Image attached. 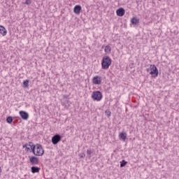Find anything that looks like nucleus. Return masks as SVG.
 <instances>
[{
    "label": "nucleus",
    "instance_id": "4be33fe9",
    "mask_svg": "<svg viewBox=\"0 0 179 179\" xmlns=\"http://www.w3.org/2000/svg\"><path fill=\"white\" fill-rule=\"evenodd\" d=\"M23 148L27 149V151L29 152L30 150V148L29 147V144H25L23 145Z\"/></svg>",
    "mask_w": 179,
    "mask_h": 179
},
{
    "label": "nucleus",
    "instance_id": "2eb2a0df",
    "mask_svg": "<svg viewBox=\"0 0 179 179\" xmlns=\"http://www.w3.org/2000/svg\"><path fill=\"white\" fill-rule=\"evenodd\" d=\"M131 24H135V25L138 24V23H139V19H138V18L136 17H133L131 18Z\"/></svg>",
    "mask_w": 179,
    "mask_h": 179
},
{
    "label": "nucleus",
    "instance_id": "9d476101",
    "mask_svg": "<svg viewBox=\"0 0 179 179\" xmlns=\"http://www.w3.org/2000/svg\"><path fill=\"white\" fill-rule=\"evenodd\" d=\"M81 10H82V6H80V5L75 6V7L73 8L74 13H76V15H79V13H80Z\"/></svg>",
    "mask_w": 179,
    "mask_h": 179
},
{
    "label": "nucleus",
    "instance_id": "393cba45",
    "mask_svg": "<svg viewBox=\"0 0 179 179\" xmlns=\"http://www.w3.org/2000/svg\"><path fill=\"white\" fill-rule=\"evenodd\" d=\"M146 71H147V72H150V67L149 69H146Z\"/></svg>",
    "mask_w": 179,
    "mask_h": 179
},
{
    "label": "nucleus",
    "instance_id": "f8f14e48",
    "mask_svg": "<svg viewBox=\"0 0 179 179\" xmlns=\"http://www.w3.org/2000/svg\"><path fill=\"white\" fill-rule=\"evenodd\" d=\"M28 146L29 147V149H31L32 153L34 155H36V145H34L33 143L30 142L29 144H28Z\"/></svg>",
    "mask_w": 179,
    "mask_h": 179
},
{
    "label": "nucleus",
    "instance_id": "6ab92c4d",
    "mask_svg": "<svg viewBox=\"0 0 179 179\" xmlns=\"http://www.w3.org/2000/svg\"><path fill=\"white\" fill-rule=\"evenodd\" d=\"M24 87H29V80L23 81Z\"/></svg>",
    "mask_w": 179,
    "mask_h": 179
},
{
    "label": "nucleus",
    "instance_id": "39448f33",
    "mask_svg": "<svg viewBox=\"0 0 179 179\" xmlns=\"http://www.w3.org/2000/svg\"><path fill=\"white\" fill-rule=\"evenodd\" d=\"M62 139V137L59 134H55L52 138V143L54 145H57L59 142H61V140Z\"/></svg>",
    "mask_w": 179,
    "mask_h": 179
},
{
    "label": "nucleus",
    "instance_id": "412c9836",
    "mask_svg": "<svg viewBox=\"0 0 179 179\" xmlns=\"http://www.w3.org/2000/svg\"><path fill=\"white\" fill-rule=\"evenodd\" d=\"M106 115V117H111V111H110L109 110H106L105 111Z\"/></svg>",
    "mask_w": 179,
    "mask_h": 179
},
{
    "label": "nucleus",
    "instance_id": "6e6552de",
    "mask_svg": "<svg viewBox=\"0 0 179 179\" xmlns=\"http://www.w3.org/2000/svg\"><path fill=\"white\" fill-rule=\"evenodd\" d=\"M29 162L34 165L38 164V158L34 156H29Z\"/></svg>",
    "mask_w": 179,
    "mask_h": 179
},
{
    "label": "nucleus",
    "instance_id": "20e7f679",
    "mask_svg": "<svg viewBox=\"0 0 179 179\" xmlns=\"http://www.w3.org/2000/svg\"><path fill=\"white\" fill-rule=\"evenodd\" d=\"M35 154H34L35 156H43L44 155V149H43V145L41 144H36V147Z\"/></svg>",
    "mask_w": 179,
    "mask_h": 179
},
{
    "label": "nucleus",
    "instance_id": "dca6fc26",
    "mask_svg": "<svg viewBox=\"0 0 179 179\" xmlns=\"http://www.w3.org/2000/svg\"><path fill=\"white\" fill-rule=\"evenodd\" d=\"M104 51L106 54H111V47L108 45L105 46Z\"/></svg>",
    "mask_w": 179,
    "mask_h": 179
},
{
    "label": "nucleus",
    "instance_id": "4468645a",
    "mask_svg": "<svg viewBox=\"0 0 179 179\" xmlns=\"http://www.w3.org/2000/svg\"><path fill=\"white\" fill-rule=\"evenodd\" d=\"M127 134L125 132H122L119 135L120 139H122V141H125L127 140Z\"/></svg>",
    "mask_w": 179,
    "mask_h": 179
},
{
    "label": "nucleus",
    "instance_id": "f257e3e1",
    "mask_svg": "<svg viewBox=\"0 0 179 179\" xmlns=\"http://www.w3.org/2000/svg\"><path fill=\"white\" fill-rule=\"evenodd\" d=\"M111 66V58L108 56H104L102 58L101 68L102 69H108Z\"/></svg>",
    "mask_w": 179,
    "mask_h": 179
},
{
    "label": "nucleus",
    "instance_id": "7ed1b4c3",
    "mask_svg": "<svg viewBox=\"0 0 179 179\" xmlns=\"http://www.w3.org/2000/svg\"><path fill=\"white\" fill-rule=\"evenodd\" d=\"M150 74L152 75V78H157L159 76V70L155 64L150 65Z\"/></svg>",
    "mask_w": 179,
    "mask_h": 179
},
{
    "label": "nucleus",
    "instance_id": "1a4fd4ad",
    "mask_svg": "<svg viewBox=\"0 0 179 179\" xmlns=\"http://www.w3.org/2000/svg\"><path fill=\"white\" fill-rule=\"evenodd\" d=\"M116 14L117 16L122 17L125 15V10L122 8H120L116 10Z\"/></svg>",
    "mask_w": 179,
    "mask_h": 179
},
{
    "label": "nucleus",
    "instance_id": "f03ea898",
    "mask_svg": "<svg viewBox=\"0 0 179 179\" xmlns=\"http://www.w3.org/2000/svg\"><path fill=\"white\" fill-rule=\"evenodd\" d=\"M92 99L94 101H100L103 99V94L100 91H94L92 94Z\"/></svg>",
    "mask_w": 179,
    "mask_h": 179
},
{
    "label": "nucleus",
    "instance_id": "a878e982",
    "mask_svg": "<svg viewBox=\"0 0 179 179\" xmlns=\"http://www.w3.org/2000/svg\"><path fill=\"white\" fill-rule=\"evenodd\" d=\"M64 97L65 99H66V98H68V96H67V95H64Z\"/></svg>",
    "mask_w": 179,
    "mask_h": 179
},
{
    "label": "nucleus",
    "instance_id": "f3484780",
    "mask_svg": "<svg viewBox=\"0 0 179 179\" xmlns=\"http://www.w3.org/2000/svg\"><path fill=\"white\" fill-rule=\"evenodd\" d=\"M13 122V118H12V117L8 116L6 118V122H8V124H12Z\"/></svg>",
    "mask_w": 179,
    "mask_h": 179
},
{
    "label": "nucleus",
    "instance_id": "423d86ee",
    "mask_svg": "<svg viewBox=\"0 0 179 179\" xmlns=\"http://www.w3.org/2000/svg\"><path fill=\"white\" fill-rule=\"evenodd\" d=\"M92 83L94 85H101V76H95L92 78Z\"/></svg>",
    "mask_w": 179,
    "mask_h": 179
},
{
    "label": "nucleus",
    "instance_id": "0eeeda50",
    "mask_svg": "<svg viewBox=\"0 0 179 179\" xmlns=\"http://www.w3.org/2000/svg\"><path fill=\"white\" fill-rule=\"evenodd\" d=\"M19 114L22 120H24L25 121L29 120V113H27V112H26L24 110H20L19 112Z\"/></svg>",
    "mask_w": 179,
    "mask_h": 179
},
{
    "label": "nucleus",
    "instance_id": "9b49d317",
    "mask_svg": "<svg viewBox=\"0 0 179 179\" xmlns=\"http://www.w3.org/2000/svg\"><path fill=\"white\" fill-rule=\"evenodd\" d=\"M0 34H1V36H6V34H8V31H6V29L5 28V27L0 25Z\"/></svg>",
    "mask_w": 179,
    "mask_h": 179
},
{
    "label": "nucleus",
    "instance_id": "bb28decb",
    "mask_svg": "<svg viewBox=\"0 0 179 179\" xmlns=\"http://www.w3.org/2000/svg\"><path fill=\"white\" fill-rule=\"evenodd\" d=\"M0 173H2V169H1V166H0Z\"/></svg>",
    "mask_w": 179,
    "mask_h": 179
},
{
    "label": "nucleus",
    "instance_id": "cd10ccee",
    "mask_svg": "<svg viewBox=\"0 0 179 179\" xmlns=\"http://www.w3.org/2000/svg\"><path fill=\"white\" fill-rule=\"evenodd\" d=\"M159 1H162V0H159Z\"/></svg>",
    "mask_w": 179,
    "mask_h": 179
},
{
    "label": "nucleus",
    "instance_id": "a211bd4d",
    "mask_svg": "<svg viewBox=\"0 0 179 179\" xmlns=\"http://www.w3.org/2000/svg\"><path fill=\"white\" fill-rule=\"evenodd\" d=\"M127 163H128V162H126L125 159H123V160L120 162V167H125V166H127Z\"/></svg>",
    "mask_w": 179,
    "mask_h": 179
},
{
    "label": "nucleus",
    "instance_id": "5701e85b",
    "mask_svg": "<svg viewBox=\"0 0 179 179\" xmlns=\"http://www.w3.org/2000/svg\"><path fill=\"white\" fill-rule=\"evenodd\" d=\"M24 3H26V5H30L31 3V0H26Z\"/></svg>",
    "mask_w": 179,
    "mask_h": 179
},
{
    "label": "nucleus",
    "instance_id": "b1692460",
    "mask_svg": "<svg viewBox=\"0 0 179 179\" xmlns=\"http://www.w3.org/2000/svg\"><path fill=\"white\" fill-rule=\"evenodd\" d=\"M85 156H86V155H85V153H82L80 155V157L83 159L85 158Z\"/></svg>",
    "mask_w": 179,
    "mask_h": 179
},
{
    "label": "nucleus",
    "instance_id": "aec40b11",
    "mask_svg": "<svg viewBox=\"0 0 179 179\" xmlns=\"http://www.w3.org/2000/svg\"><path fill=\"white\" fill-rule=\"evenodd\" d=\"M92 153H93L92 150H90V149L87 150V155L88 157H92Z\"/></svg>",
    "mask_w": 179,
    "mask_h": 179
},
{
    "label": "nucleus",
    "instance_id": "ddd939ff",
    "mask_svg": "<svg viewBox=\"0 0 179 179\" xmlns=\"http://www.w3.org/2000/svg\"><path fill=\"white\" fill-rule=\"evenodd\" d=\"M31 171L33 174H35V173H40V168L38 166H31Z\"/></svg>",
    "mask_w": 179,
    "mask_h": 179
}]
</instances>
